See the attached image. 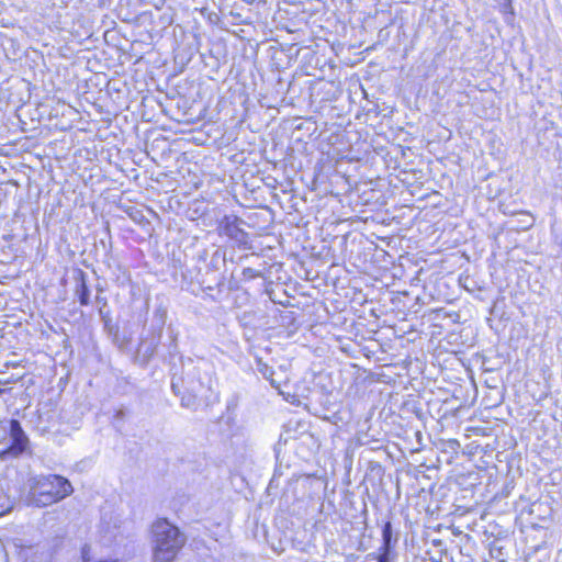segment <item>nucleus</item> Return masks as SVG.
Wrapping results in <instances>:
<instances>
[{"instance_id": "obj_10", "label": "nucleus", "mask_w": 562, "mask_h": 562, "mask_svg": "<svg viewBox=\"0 0 562 562\" xmlns=\"http://www.w3.org/2000/svg\"><path fill=\"white\" fill-rule=\"evenodd\" d=\"M351 203L355 206L367 207V211L373 212L386 204V196L383 190L372 187V182H358L353 193ZM360 213L366 210H359Z\"/></svg>"}, {"instance_id": "obj_23", "label": "nucleus", "mask_w": 562, "mask_h": 562, "mask_svg": "<svg viewBox=\"0 0 562 562\" xmlns=\"http://www.w3.org/2000/svg\"><path fill=\"white\" fill-rule=\"evenodd\" d=\"M491 317L487 318L491 322L490 327L493 328L492 322L497 319L501 324L506 323L510 319V315L506 312V300L504 296H497L492 306L490 307Z\"/></svg>"}, {"instance_id": "obj_19", "label": "nucleus", "mask_w": 562, "mask_h": 562, "mask_svg": "<svg viewBox=\"0 0 562 562\" xmlns=\"http://www.w3.org/2000/svg\"><path fill=\"white\" fill-rule=\"evenodd\" d=\"M111 252L112 237L110 235V232L108 231L99 239L95 238L93 248L91 249L90 254L93 255L97 261H101L110 266Z\"/></svg>"}, {"instance_id": "obj_43", "label": "nucleus", "mask_w": 562, "mask_h": 562, "mask_svg": "<svg viewBox=\"0 0 562 562\" xmlns=\"http://www.w3.org/2000/svg\"><path fill=\"white\" fill-rule=\"evenodd\" d=\"M269 294V297L270 300L274 303V304H279L283 307H291V306H294V304H292L289 300H285V301H282V300H277L274 296H273V292H268Z\"/></svg>"}, {"instance_id": "obj_25", "label": "nucleus", "mask_w": 562, "mask_h": 562, "mask_svg": "<svg viewBox=\"0 0 562 562\" xmlns=\"http://www.w3.org/2000/svg\"><path fill=\"white\" fill-rule=\"evenodd\" d=\"M456 483L464 491L473 490L481 484L480 473L479 471L460 473L456 476Z\"/></svg>"}, {"instance_id": "obj_7", "label": "nucleus", "mask_w": 562, "mask_h": 562, "mask_svg": "<svg viewBox=\"0 0 562 562\" xmlns=\"http://www.w3.org/2000/svg\"><path fill=\"white\" fill-rule=\"evenodd\" d=\"M247 223L236 214H225L216 224V233L221 238L226 239V244L232 248L239 250H252L255 252V235L245 229Z\"/></svg>"}, {"instance_id": "obj_5", "label": "nucleus", "mask_w": 562, "mask_h": 562, "mask_svg": "<svg viewBox=\"0 0 562 562\" xmlns=\"http://www.w3.org/2000/svg\"><path fill=\"white\" fill-rule=\"evenodd\" d=\"M95 291L94 304L104 335L120 351L130 350L133 341V330L130 323L122 322L120 316L113 315L108 299L103 295L105 290L100 283L97 284Z\"/></svg>"}, {"instance_id": "obj_33", "label": "nucleus", "mask_w": 562, "mask_h": 562, "mask_svg": "<svg viewBox=\"0 0 562 562\" xmlns=\"http://www.w3.org/2000/svg\"><path fill=\"white\" fill-rule=\"evenodd\" d=\"M130 411L126 407H120L114 409L112 415V425L120 430L124 420L128 417Z\"/></svg>"}, {"instance_id": "obj_44", "label": "nucleus", "mask_w": 562, "mask_h": 562, "mask_svg": "<svg viewBox=\"0 0 562 562\" xmlns=\"http://www.w3.org/2000/svg\"><path fill=\"white\" fill-rule=\"evenodd\" d=\"M431 544L437 548L440 553L447 551L446 542L442 539H431Z\"/></svg>"}, {"instance_id": "obj_40", "label": "nucleus", "mask_w": 562, "mask_h": 562, "mask_svg": "<svg viewBox=\"0 0 562 562\" xmlns=\"http://www.w3.org/2000/svg\"><path fill=\"white\" fill-rule=\"evenodd\" d=\"M311 128L313 130L312 133H310V135H312L316 131V125L314 122H302L295 127L296 131L306 130L307 132H310Z\"/></svg>"}, {"instance_id": "obj_22", "label": "nucleus", "mask_w": 562, "mask_h": 562, "mask_svg": "<svg viewBox=\"0 0 562 562\" xmlns=\"http://www.w3.org/2000/svg\"><path fill=\"white\" fill-rule=\"evenodd\" d=\"M381 527V546L396 548L400 540V531L394 527L390 517L382 518L378 521Z\"/></svg>"}, {"instance_id": "obj_50", "label": "nucleus", "mask_w": 562, "mask_h": 562, "mask_svg": "<svg viewBox=\"0 0 562 562\" xmlns=\"http://www.w3.org/2000/svg\"><path fill=\"white\" fill-rule=\"evenodd\" d=\"M82 265H83L85 267H87V268H89V267H90V265L87 262V260H83V261H82Z\"/></svg>"}, {"instance_id": "obj_49", "label": "nucleus", "mask_w": 562, "mask_h": 562, "mask_svg": "<svg viewBox=\"0 0 562 562\" xmlns=\"http://www.w3.org/2000/svg\"><path fill=\"white\" fill-rule=\"evenodd\" d=\"M532 528H535V529H539V528H541V526H540V525H538V524H532Z\"/></svg>"}, {"instance_id": "obj_51", "label": "nucleus", "mask_w": 562, "mask_h": 562, "mask_svg": "<svg viewBox=\"0 0 562 562\" xmlns=\"http://www.w3.org/2000/svg\"><path fill=\"white\" fill-rule=\"evenodd\" d=\"M450 459H452V456H449V459H447V462L450 463Z\"/></svg>"}, {"instance_id": "obj_41", "label": "nucleus", "mask_w": 562, "mask_h": 562, "mask_svg": "<svg viewBox=\"0 0 562 562\" xmlns=\"http://www.w3.org/2000/svg\"><path fill=\"white\" fill-rule=\"evenodd\" d=\"M128 215L135 222H142L145 218L143 212L139 210H136L135 207H132L131 211H128Z\"/></svg>"}, {"instance_id": "obj_29", "label": "nucleus", "mask_w": 562, "mask_h": 562, "mask_svg": "<svg viewBox=\"0 0 562 562\" xmlns=\"http://www.w3.org/2000/svg\"><path fill=\"white\" fill-rule=\"evenodd\" d=\"M385 474V469L382 467V464L378 461H370L368 464V476L369 480H378L380 486H383V477Z\"/></svg>"}, {"instance_id": "obj_15", "label": "nucleus", "mask_w": 562, "mask_h": 562, "mask_svg": "<svg viewBox=\"0 0 562 562\" xmlns=\"http://www.w3.org/2000/svg\"><path fill=\"white\" fill-rule=\"evenodd\" d=\"M167 318L168 306L160 301L155 305L151 315L145 319L142 333L162 339L166 337L164 330L168 326Z\"/></svg>"}, {"instance_id": "obj_35", "label": "nucleus", "mask_w": 562, "mask_h": 562, "mask_svg": "<svg viewBox=\"0 0 562 562\" xmlns=\"http://www.w3.org/2000/svg\"><path fill=\"white\" fill-rule=\"evenodd\" d=\"M499 7V11L506 15V21H508V16L514 19L515 10L513 7V0H495Z\"/></svg>"}, {"instance_id": "obj_48", "label": "nucleus", "mask_w": 562, "mask_h": 562, "mask_svg": "<svg viewBox=\"0 0 562 562\" xmlns=\"http://www.w3.org/2000/svg\"><path fill=\"white\" fill-rule=\"evenodd\" d=\"M338 239H339L340 245H345V244H346V241H347V235H344V236H340V237H339V236H336V237L334 238V240H335V241H336V240H338Z\"/></svg>"}, {"instance_id": "obj_4", "label": "nucleus", "mask_w": 562, "mask_h": 562, "mask_svg": "<svg viewBox=\"0 0 562 562\" xmlns=\"http://www.w3.org/2000/svg\"><path fill=\"white\" fill-rule=\"evenodd\" d=\"M26 506L43 508L61 502L74 493L71 482L60 474L34 475L27 480Z\"/></svg>"}, {"instance_id": "obj_32", "label": "nucleus", "mask_w": 562, "mask_h": 562, "mask_svg": "<svg viewBox=\"0 0 562 562\" xmlns=\"http://www.w3.org/2000/svg\"><path fill=\"white\" fill-rule=\"evenodd\" d=\"M281 442H282V436H280L278 442L274 443V446H273V452H274L277 462H279V457H280V452H281ZM282 474H283L282 465H281V463L280 464L277 463L274 471H273L272 479L270 480L269 486H272Z\"/></svg>"}, {"instance_id": "obj_2", "label": "nucleus", "mask_w": 562, "mask_h": 562, "mask_svg": "<svg viewBox=\"0 0 562 562\" xmlns=\"http://www.w3.org/2000/svg\"><path fill=\"white\" fill-rule=\"evenodd\" d=\"M227 250L224 247H216L211 252L203 248L193 256L195 265L192 268L186 267L181 270L184 282L196 285L198 291L204 292L209 297L210 293L217 291L225 280L227 272Z\"/></svg>"}, {"instance_id": "obj_26", "label": "nucleus", "mask_w": 562, "mask_h": 562, "mask_svg": "<svg viewBox=\"0 0 562 562\" xmlns=\"http://www.w3.org/2000/svg\"><path fill=\"white\" fill-rule=\"evenodd\" d=\"M256 371L259 372L263 379L268 380L273 387L280 386V383L274 379V369L261 358H256Z\"/></svg>"}, {"instance_id": "obj_12", "label": "nucleus", "mask_w": 562, "mask_h": 562, "mask_svg": "<svg viewBox=\"0 0 562 562\" xmlns=\"http://www.w3.org/2000/svg\"><path fill=\"white\" fill-rule=\"evenodd\" d=\"M179 335V330L169 323L166 327V337L162 338L160 344L159 353L161 362L168 367V372L173 369V363H180L182 360L188 359L180 351Z\"/></svg>"}, {"instance_id": "obj_16", "label": "nucleus", "mask_w": 562, "mask_h": 562, "mask_svg": "<svg viewBox=\"0 0 562 562\" xmlns=\"http://www.w3.org/2000/svg\"><path fill=\"white\" fill-rule=\"evenodd\" d=\"M69 272L75 283L74 296L76 301L82 307L89 306L92 303V291L89 284L88 273L83 271L81 268L75 266L69 269Z\"/></svg>"}, {"instance_id": "obj_3", "label": "nucleus", "mask_w": 562, "mask_h": 562, "mask_svg": "<svg viewBox=\"0 0 562 562\" xmlns=\"http://www.w3.org/2000/svg\"><path fill=\"white\" fill-rule=\"evenodd\" d=\"M187 542L186 531L169 517L159 516L148 527L151 562H176Z\"/></svg>"}, {"instance_id": "obj_21", "label": "nucleus", "mask_w": 562, "mask_h": 562, "mask_svg": "<svg viewBox=\"0 0 562 562\" xmlns=\"http://www.w3.org/2000/svg\"><path fill=\"white\" fill-rule=\"evenodd\" d=\"M241 279H237L234 276V272L228 273V271L225 274V280L221 283L217 291L213 294L210 293V299L214 302H221L224 297H226L229 293L238 291L241 289L240 286Z\"/></svg>"}, {"instance_id": "obj_28", "label": "nucleus", "mask_w": 562, "mask_h": 562, "mask_svg": "<svg viewBox=\"0 0 562 562\" xmlns=\"http://www.w3.org/2000/svg\"><path fill=\"white\" fill-rule=\"evenodd\" d=\"M397 555L394 547L380 546L378 552L374 553V560L376 562H394Z\"/></svg>"}, {"instance_id": "obj_24", "label": "nucleus", "mask_w": 562, "mask_h": 562, "mask_svg": "<svg viewBox=\"0 0 562 562\" xmlns=\"http://www.w3.org/2000/svg\"><path fill=\"white\" fill-rule=\"evenodd\" d=\"M317 390L319 392H334V385L329 373L318 372L314 374L310 385L304 387L303 391Z\"/></svg>"}, {"instance_id": "obj_39", "label": "nucleus", "mask_w": 562, "mask_h": 562, "mask_svg": "<svg viewBox=\"0 0 562 562\" xmlns=\"http://www.w3.org/2000/svg\"><path fill=\"white\" fill-rule=\"evenodd\" d=\"M445 453L451 452V453H458L459 449L461 448L460 442L457 439L448 440L446 443Z\"/></svg>"}, {"instance_id": "obj_42", "label": "nucleus", "mask_w": 562, "mask_h": 562, "mask_svg": "<svg viewBox=\"0 0 562 562\" xmlns=\"http://www.w3.org/2000/svg\"><path fill=\"white\" fill-rule=\"evenodd\" d=\"M192 53L191 52H181L178 50L176 54V59H180L181 63H189L191 60Z\"/></svg>"}, {"instance_id": "obj_14", "label": "nucleus", "mask_w": 562, "mask_h": 562, "mask_svg": "<svg viewBox=\"0 0 562 562\" xmlns=\"http://www.w3.org/2000/svg\"><path fill=\"white\" fill-rule=\"evenodd\" d=\"M161 342L162 339L142 333L134 353V363L147 368L156 357L159 358Z\"/></svg>"}, {"instance_id": "obj_9", "label": "nucleus", "mask_w": 562, "mask_h": 562, "mask_svg": "<svg viewBox=\"0 0 562 562\" xmlns=\"http://www.w3.org/2000/svg\"><path fill=\"white\" fill-rule=\"evenodd\" d=\"M7 435V446L0 450V458H19L30 452V439L23 430L20 420H5L2 427Z\"/></svg>"}, {"instance_id": "obj_8", "label": "nucleus", "mask_w": 562, "mask_h": 562, "mask_svg": "<svg viewBox=\"0 0 562 562\" xmlns=\"http://www.w3.org/2000/svg\"><path fill=\"white\" fill-rule=\"evenodd\" d=\"M304 407L314 416L333 422L339 411V403L334 392H319L317 390L303 391Z\"/></svg>"}, {"instance_id": "obj_1", "label": "nucleus", "mask_w": 562, "mask_h": 562, "mask_svg": "<svg viewBox=\"0 0 562 562\" xmlns=\"http://www.w3.org/2000/svg\"><path fill=\"white\" fill-rule=\"evenodd\" d=\"M211 369L204 358L188 357L180 363H173V369L168 372L170 389L180 398L181 407L196 412L212 405L216 396L212 387Z\"/></svg>"}, {"instance_id": "obj_52", "label": "nucleus", "mask_w": 562, "mask_h": 562, "mask_svg": "<svg viewBox=\"0 0 562 562\" xmlns=\"http://www.w3.org/2000/svg\"><path fill=\"white\" fill-rule=\"evenodd\" d=\"M450 459H452V456H449V459H447V462L450 463Z\"/></svg>"}, {"instance_id": "obj_17", "label": "nucleus", "mask_w": 562, "mask_h": 562, "mask_svg": "<svg viewBox=\"0 0 562 562\" xmlns=\"http://www.w3.org/2000/svg\"><path fill=\"white\" fill-rule=\"evenodd\" d=\"M122 518L119 513L113 508H102L100 517V532L102 539L108 543H111L117 535V530L121 528Z\"/></svg>"}, {"instance_id": "obj_11", "label": "nucleus", "mask_w": 562, "mask_h": 562, "mask_svg": "<svg viewBox=\"0 0 562 562\" xmlns=\"http://www.w3.org/2000/svg\"><path fill=\"white\" fill-rule=\"evenodd\" d=\"M345 516L350 519L353 525H361V529L368 527V505L364 498V492L358 494L353 491H345L341 502Z\"/></svg>"}, {"instance_id": "obj_47", "label": "nucleus", "mask_w": 562, "mask_h": 562, "mask_svg": "<svg viewBox=\"0 0 562 562\" xmlns=\"http://www.w3.org/2000/svg\"><path fill=\"white\" fill-rule=\"evenodd\" d=\"M508 494H509V492H508L507 487H505V488L502 491L501 495L497 493V494L495 495V497H494V498H498V497H501V498H503V497H507V495H508Z\"/></svg>"}, {"instance_id": "obj_18", "label": "nucleus", "mask_w": 562, "mask_h": 562, "mask_svg": "<svg viewBox=\"0 0 562 562\" xmlns=\"http://www.w3.org/2000/svg\"><path fill=\"white\" fill-rule=\"evenodd\" d=\"M295 449L303 458H308L318 452L321 441L312 432H302L294 438Z\"/></svg>"}, {"instance_id": "obj_45", "label": "nucleus", "mask_w": 562, "mask_h": 562, "mask_svg": "<svg viewBox=\"0 0 562 562\" xmlns=\"http://www.w3.org/2000/svg\"><path fill=\"white\" fill-rule=\"evenodd\" d=\"M8 381L0 380V396L4 394H10L12 392V387H8Z\"/></svg>"}, {"instance_id": "obj_13", "label": "nucleus", "mask_w": 562, "mask_h": 562, "mask_svg": "<svg viewBox=\"0 0 562 562\" xmlns=\"http://www.w3.org/2000/svg\"><path fill=\"white\" fill-rule=\"evenodd\" d=\"M63 544V537L56 536L49 541L24 547L21 555L24 562H53Z\"/></svg>"}, {"instance_id": "obj_38", "label": "nucleus", "mask_w": 562, "mask_h": 562, "mask_svg": "<svg viewBox=\"0 0 562 562\" xmlns=\"http://www.w3.org/2000/svg\"><path fill=\"white\" fill-rule=\"evenodd\" d=\"M81 562H93L94 558L91 554V547L86 543L80 550Z\"/></svg>"}, {"instance_id": "obj_6", "label": "nucleus", "mask_w": 562, "mask_h": 562, "mask_svg": "<svg viewBox=\"0 0 562 562\" xmlns=\"http://www.w3.org/2000/svg\"><path fill=\"white\" fill-rule=\"evenodd\" d=\"M349 167L345 161H336L327 166L317 162L314 168V181H327L330 187L327 192L333 195L352 194L359 181L349 173Z\"/></svg>"}, {"instance_id": "obj_31", "label": "nucleus", "mask_w": 562, "mask_h": 562, "mask_svg": "<svg viewBox=\"0 0 562 562\" xmlns=\"http://www.w3.org/2000/svg\"><path fill=\"white\" fill-rule=\"evenodd\" d=\"M238 323L240 327L244 329L255 330L257 328L256 324V312L254 311H245L238 316Z\"/></svg>"}, {"instance_id": "obj_20", "label": "nucleus", "mask_w": 562, "mask_h": 562, "mask_svg": "<svg viewBox=\"0 0 562 562\" xmlns=\"http://www.w3.org/2000/svg\"><path fill=\"white\" fill-rule=\"evenodd\" d=\"M272 317L277 325L283 327L289 335L295 334L301 327V323L297 321V315L293 311L274 308Z\"/></svg>"}, {"instance_id": "obj_30", "label": "nucleus", "mask_w": 562, "mask_h": 562, "mask_svg": "<svg viewBox=\"0 0 562 562\" xmlns=\"http://www.w3.org/2000/svg\"><path fill=\"white\" fill-rule=\"evenodd\" d=\"M200 57L204 63V66L210 69V74H218L221 67L227 63V58H206V54L201 53Z\"/></svg>"}, {"instance_id": "obj_36", "label": "nucleus", "mask_w": 562, "mask_h": 562, "mask_svg": "<svg viewBox=\"0 0 562 562\" xmlns=\"http://www.w3.org/2000/svg\"><path fill=\"white\" fill-rule=\"evenodd\" d=\"M215 57L227 58V48L225 45L220 43L212 45V47L209 49L206 58Z\"/></svg>"}, {"instance_id": "obj_27", "label": "nucleus", "mask_w": 562, "mask_h": 562, "mask_svg": "<svg viewBox=\"0 0 562 562\" xmlns=\"http://www.w3.org/2000/svg\"><path fill=\"white\" fill-rule=\"evenodd\" d=\"M488 549L491 558L498 560L499 562H503L508 558V551L503 544L502 539H494L490 543Z\"/></svg>"}, {"instance_id": "obj_37", "label": "nucleus", "mask_w": 562, "mask_h": 562, "mask_svg": "<svg viewBox=\"0 0 562 562\" xmlns=\"http://www.w3.org/2000/svg\"><path fill=\"white\" fill-rule=\"evenodd\" d=\"M437 318H447L449 317L452 323H459L460 314L458 312H447L445 308L436 310Z\"/></svg>"}, {"instance_id": "obj_46", "label": "nucleus", "mask_w": 562, "mask_h": 562, "mask_svg": "<svg viewBox=\"0 0 562 562\" xmlns=\"http://www.w3.org/2000/svg\"><path fill=\"white\" fill-rule=\"evenodd\" d=\"M119 560L117 559H113V558H100V559H94L93 562H117Z\"/></svg>"}, {"instance_id": "obj_34", "label": "nucleus", "mask_w": 562, "mask_h": 562, "mask_svg": "<svg viewBox=\"0 0 562 562\" xmlns=\"http://www.w3.org/2000/svg\"><path fill=\"white\" fill-rule=\"evenodd\" d=\"M241 280L243 281H250V280H255L257 278H260L262 279V283L266 282V279L263 277V272L261 270H258V269H254V268H250V267H247V268H244L243 271H241Z\"/></svg>"}]
</instances>
